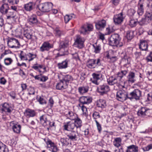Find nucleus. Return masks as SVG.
<instances>
[{"instance_id":"nucleus-36","label":"nucleus","mask_w":152,"mask_h":152,"mask_svg":"<svg viewBox=\"0 0 152 152\" xmlns=\"http://www.w3.org/2000/svg\"><path fill=\"white\" fill-rule=\"evenodd\" d=\"M69 140L67 138H61L60 139V141L62 144V146H67L70 145V146L72 145L71 143H69Z\"/></svg>"},{"instance_id":"nucleus-46","label":"nucleus","mask_w":152,"mask_h":152,"mask_svg":"<svg viewBox=\"0 0 152 152\" xmlns=\"http://www.w3.org/2000/svg\"><path fill=\"white\" fill-rule=\"evenodd\" d=\"M125 17V15L121 12L115 15L113 19H124Z\"/></svg>"},{"instance_id":"nucleus-33","label":"nucleus","mask_w":152,"mask_h":152,"mask_svg":"<svg viewBox=\"0 0 152 152\" xmlns=\"http://www.w3.org/2000/svg\"><path fill=\"white\" fill-rule=\"evenodd\" d=\"M40 121L41 124L44 126H47V124L49 123L47 116L45 115H43L40 117Z\"/></svg>"},{"instance_id":"nucleus-32","label":"nucleus","mask_w":152,"mask_h":152,"mask_svg":"<svg viewBox=\"0 0 152 152\" xmlns=\"http://www.w3.org/2000/svg\"><path fill=\"white\" fill-rule=\"evenodd\" d=\"M138 147L136 145H132L127 147L126 152H138Z\"/></svg>"},{"instance_id":"nucleus-58","label":"nucleus","mask_w":152,"mask_h":152,"mask_svg":"<svg viewBox=\"0 0 152 152\" xmlns=\"http://www.w3.org/2000/svg\"><path fill=\"white\" fill-rule=\"evenodd\" d=\"M95 122L96 123L97 129L98 130V132L99 133H101L102 130L101 126L97 120H95Z\"/></svg>"},{"instance_id":"nucleus-20","label":"nucleus","mask_w":152,"mask_h":152,"mask_svg":"<svg viewBox=\"0 0 152 152\" xmlns=\"http://www.w3.org/2000/svg\"><path fill=\"white\" fill-rule=\"evenodd\" d=\"M24 114L27 118H29L35 116L36 114V112L34 110L27 108L25 110Z\"/></svg>"},{"instance_id":"nucleus-42","label":"nucleus","mask_w":152,"mask_h":152,"mask_svg":"<svg viewBox=\"0 0 152 152\" xmlns=\"http://www.w3.org/2000/svg\"><path fill=\"white\" fill-rule=\"evenodd\" d=\"M134 31L129 30L126 33V37L128 40H130L134 37Z\"/></svg>"},{"instance_id":"nucleus-52","label":"nucleus","mask_w":152,"mask_h":152,"mask_svg":"<svg viewBox=\"0 0 152 152\" xmlns=\"http://www.w3.org/2000/svg\"><path fill=\"white\" fill-rule=\"evenodd\" d=\"M142 150L144 151H148L152 149V143L148 144L146 147L143 148Z\"/></svg>"},{"instance_id":"nucleus-17","label":"nucleus","mask_w":152,"mask_h":152,"mask_svg":"<svg viewBox=\"0 0 152 152\" xmlns=\"http://www.w3.org/2000/svg\"><path fill=\"white\" fill-rule=\"evenodd\" d=\"M70 62V60L66 58L62 61L57 64V66L59 69H64L68 67V64Z\"/></svg>"},{"instance_id":"nucleus-49","label":"nucleus","mask_w":152,"mask_h":152,"mask_svg":"<svg viewBox=\"0 0 152 152\" xmlns=\"http://www.w3.org/2000/svg\"><path fill=\"white\" fill-rule=\"evenodd\" d=\"M3 3L8 2L10 4H17L19 2L18 0H2Z\"/></svg>"},{"instance_id":"nucleus-15","label":"nucleus","mask_w":152,"mask_h":152,"mask_svg":"<svg viewBox=\"0 0 152 152\" xmlns=\"http://www.w3.org/2000/svg\"><path fill=\"white\" fill-rule=\"evenodd\" d=\"M47 147L49 148V150L52 152H57L58 149L55 143L50 140L49 139L46 142Z\"/></svg>"},{"instance_id":"nucleus-39","label":"nucleus","mask_w":152,"mask_h":152,"mask_svg":"<svg viewBox=\"0 0 152 152\" xmlns=\"http://www.w3.org/2000/svg\"><path fill=\"white\" fill-rule=\"evenodd\" d=\"M42 65L39 64L37 63L34 64L32 66V68L39 73H41L42 71L41 70V69L42 68Z\"/></svg>"},{"instance_id":"nucleus-62","label":"nucleus","mask_w":152,"mask_h":152,"mask_svg":"<svg viewBox=\"0 0 152 152\" xmlns=\"http://www.w3.org/2000/svg\"><path fill=\"white\" fill-rule=\"evenodd\" d=\"M146 59L148 62H152V51L146 57Z\"/></svg>"},{"instance_id":"nucleus-2","label":"nucleus","mask_w":152,"mask_h":152,"mask_svg":"<svg viewBox=\"0 0 152 152\" xmlns=\"http://www.w3.org/2000/svg\"><path fill=\"white\" fill-rule=\"evenodd\" d=\"M102 66V61L100 58L89 59L86 63L87 66L90 69H94Z\"/></svg>"},{"instance_id":"nucleus-38","label":"nucleus","mask_w":152,"mask_h":152,"mask_svg":"<svg viewBox=\"0 0 152 152\" xmlns=\"http://www.w3.org/2000/svg\"><path fill=\"white\" fill-rule=\"evenodd\" d=\"M122 141V139L120 137H116L114 138L113 142V145L116 147L118 148L121 146Z\"/></svg>"},{"instance_id":"nucleus-8","label":"nucleus","mask_w":152,"mask_h":152,"mask_svg":"<svg viewBox=\"0 0 152 152\" xmlns=\"http://www.w3.org/2000/svg\"><path fill=\"white\" fill-rule=\"evenodd\" d=\"M110 91V87L106 84H103L97 87V91L101 95L107 94Z\"/></svg>"},{"instance_id":"nucleus-55","label":"nucleus","mask_w":152,"mask_h":152,"mask_svg":"<svg viewBox=\"0 0 152 152\" xmlns=\"http://www.w3.org/2000/svg\"><path fill=\"white\" fill-rule=\"evenodd\" d=\"M76 18V16L74 14H71L70 15H66L64 17V19H72Z\"/></svg>"},{"instance_id":"nucleus-18","label":"nucleus","mask_w":152,"mask_h":152,"mask_svg":"<svg viewBox=\"0 0 152 152\" xmlns=\"http://www.w3.org/2000/svg\"><path fill=\"white\" fill-rule=\"evenodd\" d=\"M63 127L65 130L70 131H74V129L76 128L74 123L71 121L64 123Z\"/></svg>"},{"instance_id":"nucleus-11","label":"nucleus","mask_w":152,"mask_h":152,"mask_svg":"<svg viewBox=\"0 0 152 152\" xmlns=\"http://www.w3.org/2000/svg\"><path fill=\"white\" fill-rule=\"evenodd\" d=\"M92 77L91 78L90 81L96 85H98L99 83L98 81L102 77V75L101 73H94L92 74Z\"/></svg>"},{"instance_id":"nucleus-24","label":"nucleus","mask_w":152,"mask_h":152,"mask_svg":"<svg viewBox=\"0 0 152 152\" xmlns=\"http://www.w3.org/2000/svg\"><path fill=\"white\" fill-rule=\"evenodd\" d=\"M97 107L103 110L107 106L106 102L105 100L102 99H100L97 100L96 102Z\"/></svg>"},{"instance_id":"nucleus-59","label":"nucleus","mask_w":152,"mask_h":152,"mask_svg":"<svg viewBox=\"0 0 152 152\" xmlns=\"http://www.w3.org/2000/svg\"><path fill=\"white\" fill-rule=\"evenodd\" d=\"M135 12V11L134 9H130L128 11L127 14L130 16H132L134 15Z\"/></svg>"},{"instance_id":"nucleus-61","label":"nucleus","mask_w":152,"mask_h":152,"mask_svg":"<svg viewBox=\"0 0 152 152\" xmlns=\"http://www.w3.org/2000/svg\"><path fill=\"white\" fill-rule=\"evenodd\" d=\"M98 38L102 41L105 39L104 35L101 32H99L98 34Z\"/></svg>"},{"instance_id":"nucleus-63","label":"nucleus","mask_w":152,"mask_h":152,"mask_svg":"<svg viewBox=\"0 0 152 152\" xmlns=\"http://www.w3.org/2000/svg\"><path fill=\"white\" fill-rule=\"evenodd\" d=\"M123 20H113V21L116 25H120L123 22Z\"/></svg>"},{"instance_id":"nucleus-29","label":"nucleus","mask_w":152,"mask_h":152,"mask_svg":"<svg viewBox=\"0 0 152 152\" xmlns=\"http://www.w3.org/2000/svg\"><path fill=\"white\" fill-rule=\"evenodd\" d=\"M35 4V3L30 2L24 5V8L26 10L30 11L34 9Z\"/></svg>"},{"instance_id":"nucleus-47","label":"nucleus","mask_w":152,"mask_h":152,"mask_svg":"<svg viewBox=\"0 0 152 152\" xmlns=\"http://www.w3.org/2000/svg\"><path fill=\"white\" fill-rule=\"evenodd\" d=\"M123 61L124 62V66H126L129 64L130 62V58L129 57L124 56L123 59Z\"/></svg>"},{"instance_id":"nucleus-13","label":"nucleus","mask_w":152,"mask_h":152,"mask_svg":"<svg viewBox=\"0 0 152 152\" xmlns=\"http://www.w3.org/2000/svg\"><path fill=\"white\" fill-rule=\"evenodd\" d=\"M68 139L71 141H77L78 138V134L77 132L72 131L66 134Z\"/></svg>"},{"instance_id":"nucleus-27","label":"nucleus","mask_w":152,"mask_h":152,"mask_svg":"<svg viewBox=\"0 0 152 152\" xmlns=\"http://www.w3.org/2000/svg\"><path fill=\"white\" fill-rule=\"evenodd\" d=\"M127 78V81L129 83H134L136 80L135 79V74L134 72H130L129 73Z\"/></svg>"},{"instance_id":"nucleus-16","label":"nucleus","mask_w":152,"mask_h":152,"mask_svg":"<svg viewBox=\"0 0 152 152\" xmlns=\"http://www.w3.org/2000/svg\"><path fill=\"white\" fill-rule=\"evenodd\" d=\"M79 101L82 104H88L91 103L92 101V98L89 96H82L80 97Z\"/></svg>"},{"instance_id":"nucleus-31","label":"nucleus","mask_w":152,"mask_h":152,"mask_svg":"<svg viewBox=\"0 0 152 152\" xmlns=\"http://www.w3.org/2000/svg\"><path fill=\"white\" fill-rule=\"evenodd\" d=\"M73 120L74 121V123L76 129L80 128L82 125V120L78 117V115Z\"/></svg>"},{"instance_id":"nucleus-12","label":"nucleus","mask_w":152,"mask_h":152,"mask_svg":"<svg viewBox=\"0 0 152 152\" xmlns=\"http://www.w3.org/2000/svg\"><path fill=\"white\" fill-rule=\"evenodd\" d=\"M95 23L96 29L99 31H102L106 25V22L105 20H100Z\"/></svg>"},{"instance_id":"nucleus-1","label":"nucleus","mask_w":152,"mask_h":152,"mask_svg":"<svg viewBox=\"0 0 152 152\" xmlns=\"http://www.w3.org/2000/svg\"><path fill=\"white\" fill-rule=\"evenodd\" d=\"M121 39V38L119 34H113L108 39V44L112 46L121 47L123 45Z\"/></svg>"},{"instance_id":"nucleus-7","label":"nucleus","mask_w":152,"mask_h":152,"mask_svg":"<svg viewBox=\"0 0 152 152\" xmlns=\"http://www.w3.org/2000/svg\"><path fill=\"white\" fill-rule=\"evenodd\" d=\"M85 41V39L83 37L77 34L75 36L74 44L76 45L78 48L81 49L84 47Z\"/></svg>"},{"instance_id":"nucleus-37","label":"nucleus","mask_w":152,"mask_h":152,"mask_svg":"<svg viewBox=\"0 0 152 152\" xmlns=\"http://www.w3.org/2000/svg\"><path fill=\"white\" fill-rule=\"evenodd\" d=\"M89 87L88 86L80 87L78 88V91L80 94H83L87 93L89 90Z\"/></svg>"},{"instance_id":"nucleus-34","label":"nucleus","mask_w":152,"mask_h":152,"mask_svg":"<svg viewBox=\"0 0 152 152\" xmlns=\"http://www.w3.org/2000/svg\"><path fill=\"white\" fill-rule=\"evenodd\" d=\"M61 80L65 83H66V84H68L69 82H71L73 80L72 76L69 75L63 76Z\"/></svg>"},{"instance_id":"nucleus-40","label":"nucleus","mask_w":152,"mask_h":152,"mask_svg":"<svg viewBox=\"0 0 152 152\" xmlns=\"http://www.w3.org/2000/svg\"><path fill=\"white\" fill-rule=\"evenodd\" d=\"M69 40L65 39L61 41L59 47L60 48H67L69 45Z\"/></svg>"},{"instance_id":"nucleus-57","label":"nucleus","mask_w":152,"mask_h":152,"mask_svg":"<svg viewBox=\"0 0 152 152\" xmlns=\"http://www.w3.org/2000/svg\"><path fill=\"white\" fill-rule=\"evenodd\" d=\"M54 104V101L52 97H50L48 100V105L51 108H52Z\"/></svg>"},{"instance_id":"nucleus-56","label":"nucleus","mask_w":152,"mask_h":152,"mask_svg":"<svg viewBox=\"0 0 152 152\" xmlns=\"http://www.w3.org/2000/svg\"><path fill=\"white\" fill-rule=\"evenodd\" d=\"M145 19H152V13L149 12H147L145 14Z\"/></svg>"},{"instance_id":"nucleus-30","label":"nucleus","mask_w":152,"mask_h":152,"mask_svg":"<svg viewBox=\"0 0 152 152\" xmlns=\"http://www.w3.org/2000/svg\"><path fill=\"white\" fill-rule=\"evenodd\" d=\"M9 9L8 4L4 3L1 6L0 8V12L3 14H7L8 10Z\"/></svg>"},{"instance_id":"nucleus-4","label":"nucleus","mask_w":152,"mask_h":152,"mask_svg":"<svg viewBox=\"0 0 152 152\" xmlns=\"http://www.w3.org/2000/svg\"><path fill=\"white\" fill-rule=\"evenodd\" d=\"M53 4L51 2L40 3L37 6L39 10L44 12H48L52 10Z\"/></svg>"},{"instance_id":"nucleus-64","label":"nucleus","mask_w":152,"mask_h":152,"mask_svg":"<svg viewBox=\"0 0 152 152\" xmlns=\"http://www.w3.org/2000/svg\"><path fill=\"white\" fill-rule=\"evenodd\" d=\"M147 75L149 80H152V71L148 72Z\"/></svg>"},{"instance_id":"nucleus-60","label":"nucleus","mask_w":152,"mask_h":152,"mask_svg":"<svg viewBox=\"0 0 152 152\" xmlns=\"http://www.w3.org/2000/svg\"><path fill=\"white\" fill-rule=\"evenodd\" d=\"M28 23L31 25L36 24L37 22V20H28Z\"/></svg>"},{"instance_id":"nucleus-41","label":"nucleus","mask_w":152,"mask_h":152,"mask_svg":"<svg viewBox=\"0 0 152 152\" xmlns=\"http://www.w3.org/2000/svg\"><path fill=\"white\" fill-rule=\"evenodd\" d=\"M93 46L94 49V52L96 53H100L101 50V47L100 44L97 45L96 43V45L93 44Z\"/></svg>"},{"instance_id":"nucleus-50","label":"nucleus","mask_w":152,"mask_h":152,"mask_svg":"<svg viewBox=\"0 0 152 152\" xmlns=\"http://www.w3.org/2000/svg\"><path fill=\"white\" fill-rule=\"evenodd\" d=\"M137 20H130L129 25L132 27H135L136 26L137 24L138 23L137 22Z\"/></svg>"},{"instance_id":"nucleus-10","label":"nucleus","mask_w":152,"mask_h":152,"mask_svg":"<svg viewBox=\"0 0 152 152\" xmlns=\"http://www.w3.org/2000/svg\"><path fill=\"white\" fill-rule=\"evenodd\" d=\"M93 29V26L92 24H84L81 26L80 30V33L83 34L88 33V32L92 31Z\"/></svg>"},{"instance_id":"nucleus-21","label":"nucleus","mask_w":152,"mask_h":152,"mask_svg":"<svg viewBox=\"0 0 152 152\" xmlns=\"http://www.w3.org/2000/svg\"><path fill=\"white\" fill-rule=\"evenodd\" d=\"M139 45V48L141 50L145 51L148 50V43L147 40L143 39L140 40Z\"/></svg>"},{"instance_id":"nucleus-14","label":"nucleus","mask_w":152,"mask_h":152,"mask_svg":"<svg viewBox=\"0 0 152 152\" xmlns=\"http://www.w3.org/2000/svg\"><path fill=\"white\" fill-rule=\"evenodd\" d=\"M149 109L146 107H141L140 108L137 112L138 116L144 118L148 116V111Z\"/></svg>"},{"instance_id":"nucleus-5","label":"nucleus","mask_w":152,"mask_h":152,"mask_svg":"<svg viewBox=\"0 0 152 152\" xmlns=\"http://www.w3.org/2000/svg\"><path fill=\"white\" fill-rule=\"evenodd\" d=\"M10 127L13 132L19 134L21 132V126L17 121H13L9 122Z\"/></svg>"},{"instance_id":"nucleus-53","label":"nucleus","mask_w":152,"mask_h":152,"mask_svg":"<svg viewBox=\"0 0 152 152\" xmlns=\"http://www.w3.org/2000/svg\"><path fill=\"white\" fill-rule=\"evenodd\" d=\"M119 79V83L120 85L121 86V87L123 88H125V85L127 81V80H123L122 79Z\"/></svg>"},{"instance_id":"nucleus-35","label":"nucleus","mask_w":152,"mask_h":152,"mask_svg":"<svg viewBox=\"0 0 152 152\" xmlns=\"http://www.w3.org/2000/svg\"><path fill=\"white\" fill-rule=\"evenodd\" d=\"M128 70H121L120 72H118L116 75H115L117 79H122L123 77L126 76L128 73Z\"/></svg>"},{"instance_id":"nucleus-6","label":"nucleus","mask_w":152,"mask_h":152,"mask_svg":"<svg viewBox=\"0 0 152 152\" xmlns=\"http://www.w3.org/2000/svg\"><path fill=\"white\" fill-rule=\"evenodd\" d=\"M129 94L124 90H119L118 91L116 95V98L117 100L121 102H124L129 99Z\"/></svg>"},{"instance_id":"nucleus-45","label":"nucleus","mask_w":152,"mask_h":152,"mask_svg":"<svg viewBox=\"0 0 152 152\" xmlns=\"http://www.w3.org/2000/svg\"><path fill=\"white\" fill-rule=\"evenodd\" d=\"M19 57L21 60H28V58L27 56V54H26L23 51H21L19 55Z\"/></svg>"},{"instance_id":"nucleus-28","label":"nucleus","mask_w":152,"mask_h":152,"mask_svg":"<svg viewBox=\"0 0 152 152\" xmlns=\"http://www.w3.org/2000/svg\"><path fill=\"white\" fill-rule=\"evenodd\" d=\"M117 77L115 75L112 76L107 79V82L108 84L110 86H113L117 83Z\"/></svg>"},{"instance_id":"nucleus-44","label":"nucleus","mask_w":152,"mask_h":152,"mask_svg":"<svg viewBox=\"0 0 152 152\" xmlns=\"http://www.w3.org/2000/svg\"><path fill=\"white\" fill-rule=\"evenodd\" d=\"M55 32L56 36L58 37H60L63 34V32L60 30L59 27H56L54 29Z\"/></svg>"},{"instance_id":"nucleus-43","label":"nucleus","mask_w":152,"mask_h":152,"mask_svg":"<svg viewBox=\"0 0 152 152\" xmlns=\"http://www.w3.org/2000/svg\"><path fill=\"white\" fill-rule=\"evenodd\" d=\"M36 99L37 101L39 102V104H41L43 105L44 104H46L47 103L46 100L40 96H37L36 97Z\"/></svg>"},{"instance_id":"nucleus-22","label":"nucleus","mask_w":152,"mask_h":152,"mask_svg":"<svg viewBox=\"0 0 152 152\" xmlns=\"http://www.w3.org/2000/svg\"><path fill=\"white\" fill-rule=\"evenodd\" d=\"M144 0H139L137 4V13L139 15H142L144 13Z\"/></svg>"},{"instance_id":"nucleus-25","label":"nucleus","mask_w":152,"mask_h":152,"mask_svg":"<svg viewBox=\"0 0 152 152\" xmlns=\"http://www.w3.org/2000/svg\"><path fill=\"white\" fill-rule=\"evenodd\" d=\"M68 84L65 83L62 80H61L60 82L57 83L56 86V89L58 90H63L67 88Z\"/></svg>"},{"instance_id":"nucleus-54","label":"nucleus","mask_w":152,"mask_h":152,"mask_svg":"<svg viewBox=\"0 0 152 152\" xmlns=\"http://www.w3.org/2000/svg\"><path fill=\"white\" fill-rule=\"evenodd\" d=\"M12 62L13 60L11 58H7L4 60V63L6 65H10Z\"/></svg>"},{"instance_id":"nucleus-9","label":"nucleus","mask_w":152,"mask_h":152,"mask_svg":"<svg viewBox=\"0 0 152 152\" xmlns=\"http://www.w3.org/2000/svg\"><path fill=\"white\" fill-rule=\"evenodd\" d=\"M7 44L8 47L11 48H19L20 45L18 40L12 37L9 38Z\"/></svg>"},{"instance_id":"nucleus-48","label":"nucleus","mask_w":152,"mask_h":152,"mask_svg":"<svg viewBox=\"0 0 152 152\" xmlns=\"http://www.w3.org/2000/svg\"><path fill=\"white\" fill-rule=\"evenodd\" d=\"M8 151L7 146L4 144L0 146V152H7Z\"/></svg>"},{"instance_id":"nucleus-3","label":"nucleus","mask_w":152,"mask_h":152,"mask_svg":"<svg viewBox=\"0 0 152 152\" xmlns=\"http://www.w3.org/2000/svg\"><path fill=\"white\" fill-rule=\"evenodd\" d=\"M142 91L138 89H135L129 94V99L132 100L133 99L136 101L140 100L142 96Z\"/></svg>"},{"instance_id":"nucleus-19","label":"nucleus","mask_w":152,"mask_h":152,"mask_svg":"<svg viewBox=\"0 0 152 152\" xmlns=\"http://www.w3.org/2000/svg\"><path fill=\"white\" fill-rule=\"evenodd\" d=\"M53 45H51L48 42H44L42 46L40 48V50L41 52L45 51H48L51 48H53Z\"/></svg>"},{"instance_id":"nucleus-23","label":"nucleus","mask_w":152,"mask_h":152,"mask_svg":"<svg viewBox=\"0 0 152 152\" xmlns=\"http://www.w3.org/2000/svg\"><path fill=\"white\" fill-rule=\"evenodd\" d=\"M1 105L2 107V110H3V113L4 112L11 113L12 112V108L8 103L5 102L2 104Z\"/></svg>"},{"instance_id":"nucleus-51","label":"nucleus","mask_w":152,"mask_h":152,"mask_svg":"<svg viewBox=\"0 0 152 152\" xmlns=\"http://www.w3.org/2000/svg\"><path fill=\"white\" fill-rule=\"evenodd\" d=\"M92 117L95 121V120H96L97 119L99 118L100 117V116L98 112L95 111L92 114Z\"/></svg>"},{"instance_id":"nucleus-26","label":"nucleus","mask_w":152,"mask_h":152,"mask_svg":"<svg viewBox=\"0 0 152 152\" xmlns=\"http://www.w3.org/2000/svg\"><path fill=\"white\" fill-rule=\"evenodd\" d=\"M64 114L67 118L71 120H73L75 119L77 115L76 114L74 113L73 112L70 110H68L67 113L66 112L64 113Z\"/></svg>"}]
</instances>
